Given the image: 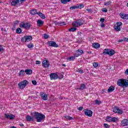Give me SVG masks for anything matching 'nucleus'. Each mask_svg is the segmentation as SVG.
Wrapping results in <instances>:
<instances>
[{
	"instance_id": "1",
	"label": "nucleus",
	"mask_w": 128,
	"mask_h": 128,
	"mask_svg": "<svg viewBox=\"0 0 128 128\" xmlns=\"http://www.w3.org/2000/svg\"><path fill=\"white\" fill-rule=\"evenodd\" d=\"M31 116L32 117L29 115L26 116V120L27 122H34V118L38 122H42L44 120H46V116L44 114L38 112H34L33 113H31Z\"/></svg>"
},
{
	"instance_id": "2",
	"label": "nucleus",
	"mask_w": 128,
	"mask_h": 128,
	"mask_svg": "<svg viewBox=\"0 0 128 128\" xmlns=\"http://www.w3.org/2000/svg\"><path fill=\"white\" fill-rule=\"evenodd\" d=\"M117 84L118 86L122 88H128V80L126 79H119L117 82Z\"/></svg>"
},
{
	"instance_id": "3",
	"label": "nucleus",
	"mask_w": 128,
	"mask_h": 128,
	"mask_svg": "<svg viewBox=\"0 0 128 128\" xmlns=\"http://www.w3.org/2000/svg\"><path fill=\"white\" fill-rule=\"evenodd\" d=\"M114 54H116L114 50L112 49L107 48L104 50L102 54H104V56H106V54H108L110 56H114Z\"/></svg>"
},
{
	"instance_id": "4",
	"label": "nucleus",
	"mask_w": 128,
	"mask_h": 128,
	"mask_svg": "<svg viewBox=\"0 0 128 128\" xmlns=\"http://www.w3.org/2000/svg\"><path fill=\"white\" fill-rule=\"evenodd\" d=\"M32 24L30 22H22L20 24V28H25V30H28L30 28Z\"/></svg>"
},
{
	"instance_id": "5",
	"label": "nucleus",
	"mask_w": 128,
	"mask_h": 128,
	"mask_svg": "<svg viewBox=\"0 0 128 128\" xmlns=\"http://www.w3.org/2000/svg\"><path fill=\"white\" fill-rule=\"evenodd\" d=\"M106 122H118V118L116 117H112L110 116H108L106 117Z\"/></svg>"
},
{
	"instance_id": "6",
	"label": "nucleus",
	"mask_w": 128,
	"mask_h": 128,
	"mask_svg": "<svg viewBox=\"0 0 128 128\" xmlns=\"http://www.w3.org/2000/svg\"><path fill=\"white\" fill-rule=\"evenodd\" d=\"M28 84V81L26 80H24L22 82L19 83L18 84V86L21 90H24L26 86V85Z\"/></svg>"
},
{
	"instance_id": "7",
	"label": "nucleus",
	"mask_w": 128,
	"mask_h": 128,
	"mask_svg": "<svg viewBox=\"0 0 128 128\" xmlns=\"http://www.w3.org/2000/svg\"><path fill=\"white\" fill-rule=\"evenodd\" d=\"M113 112L118 114H122L124 111L120 109L117 106H114L113 108Z\"/></svg>"
},
{
	"instance_id": "8",
	"label": "nucleus",
	"mask_w": 128,
	"mask_h": 128,
	"mask_svg": "<svg viewBox=\"0 0 128 128\" xmlns=\"http://www.w3.org/2000/svg\"><path fill=\"white\" fill-rule=\"evenodd\" d=\"M32 40V37L30 36H24L21 39L22 42H30Z\"/></svg>"
},
{
	"instance_id": "9",
	"label": "nucleus",
	"mask_w": 128,
	"mask_h": 128,
	"mask_svg": "<svg viewBox=\"0 0 128 128\" xmlns=\"http://www.w3.org/2000/svg\"><path fill=\"white\" fill-rule=\"evenodd\" d=\"M47 44L49 46H52L53 48H58V45L54 41H48L47 42Z\"/></svg>"
},
{
	"instance_id": "10",
	"label": "nucleus",
	"mask_w": 128,
	"mask_h": 128,
	"mask_svg": "<svg viewBox=\"0 0 128 128\" xmlns=\"http://www.w3.org/2000/svg\"><path fill=\"white\" fill-rule=\"evenodd\" d=\"M82 24H84V23H82L80 20H78L72 23V26L76 28H78V26H82Z\"/></svg>"
},
{
	"instance_id": "11",
	"label": "nucleus",
	"mask_w": 128,
	"mask_h": 128,
	"mask_svg": "<svg viewBox=\"0 0 128 128\" xmlns=\"http://www.w3.org/2000/svg\"><path fill=\"white\" fill-rule=\"evenodd\" d=\"M43 68H48L50 66V62L48 60H44L42 62Z\"/></svg>"
},
{
	"instance_id": "12",
	"label": "nucleus",
	"mask_w": 128,
	"mask_h": 128,
	"mask_svg": "<svg viewBox=\"0 0 128 128\" xmlns=\"http://www.w3.org/2000/svg\"><path fill=\"white\" fill-rule=\"evenodd\" d=\"M50 80H58V75L56 73H52L50 75Z\"/></svg>"
},
{
	"instance_id": "13",
	"label": "nucleus",
	"mask_w": 128,
	"mask_h": 128,
	"mask_svg": "<svg viewBox=\"0 0 128 128\" xmlns=\"http://www.w3.org/2000/svg\"><path fill=\"white\" fill-rule=\"evenodd\" d=\"M40 96H41L42 100H48V94L43 92H40Z\"/></svg>"
},
{
	"instance_id": "14",
	"label": "nucleus",
	"mask_w": 128,
	"mask_h": 128,
	"mask_svg": "<svg viewBox=\"0 0 128 128\" xmlns=\"http://www.w3.org/2000/svg\"><path fill=\"white\" fill-rule=\"evenodd\" d=\"M84 114L86 116H89L90 118L92 116V111L90 110H86Z\"/></svg>"
},
{
	"instance_id": "15",
	"label": "nucleus",
	"mask_w": 128,
	"mask_h": 128,
	"mask_svg": "<svg viewBox=\"0 0 128 128\" xmlns=\"http://www.w3.org/2000/svg\"><path fill=\"white\" fill-rule=\"evenodd\" d=\"M84 54V50H78L76 51V53L74 54L76 58L80 56H82Z\"/></svg>"
},
{
	"instance_id": "16",
	"label": "nucleus",
	"mask_w": 128,
	"mask_h": 128,
	"mask_svg": "<svg viewBox=\"0 0 128 128\" xmlns=\"http://www.w3.org/2000/svg\"><path fill=\"white\" fill-rule=\"evenodd\" d=\"M5 116L7 118H9L10 120H14V118H16V116L12 114L8 115L6 114H5Z\"/></svg>"
},
{
	"instance_id": "17",
	"label": "nucleus",
	"mask_w": 128,
	"mask_h": 128,
	"mask_svg": "<svg viewBox=\"0 0 128 128\" xmlns=\"http://www.w3.org/2000/svg\"><path fill=\"white\" fill-rule=\"evenodd\" d=\"M122 124L123 126H128V119H124L122 121Z\"/></svg>"
},
{
	"instance_id": "18",
	"label": "nucleus",
	"mask_w": 128,
	"mask_h": 128,
	"mask_svg": "<svg viewBox=\"0 0 128 128\" xmlns=\"http://www.w3.org/2000/svg\"><path fill=\"white\" fill-rule=\"evenodd\" d=\"M120 16L122 20H128V14L120 13Z\"/></svg>"
},
{
	"instance_id": "19",
	"label": "nucleus",
	"mask_w": 128,
	"mask_h": 128,
	"mask_svg": "<svg viewBox=\"0 0 128 128\" xmlns=\"http://www.w3.org/2000/svg\"><path fill=\"white\" fill-rule=\"evenodd\" d=\"M18 4H20V0H12L11 2L12 6H16Z\"/></svg>"
},
{
	"instance_id": "20",
	"label": "nucleus",
	"mask_w": 128,
	"mask_h": 128,
	"mask_svg": "<svg viewBox=\"0 0 128 128\" xmlns=\"http://www.w3.org/2000/svg\"><path fill=\"white\" fill-rule=\"evenodd\" d=\"M37 14H38V16H40V18H42L43 20H44V18H46V16H44V14L40 12H38L37 13Z\"/></svg>"
},
{
	"instance_id": "21",
	"label": "nucleus",
	"mask_w": 128,
	"mask_h": 128,
	"mask_svg": "<svg viewBox=\"0 0 128 128\" xmlns=\"http://www.w3.org/2000/svg\"><path fill=\"white\" fill-rule=\"evenodd\" d=\"M44 24V21L38 20H37V25L38 26H42Z\"/></svg>"
},
{
	"instance_id": "22",
	"label": "nucleus",
	"mask_w": 128,
	"mask_h": 128,
	"mask_svg": "<svg viewBox=\"0 0 128 128\" xmlns=\"http://www.w3.org/2000/svg\"><path fill=\"white\" fill-rule=\"evenodd\" d=\"M30 14H31L32 16H34V14H38V11L36 9H32L30 11Z\"/></svg>"
},
{
	"instance_id": "23",
	"label": "nucleus",
	"mask_w": 128,
	"mask_h": 128,
	"mask_svg": "<svg viewBox=\"0 0 128 128\" xmlns=\"http://www.w3.org/2000/svg\"><path fill=\"white\" fill-rule=\"evenodd\" d=\"M86 88V84H82L80 85V88H77V90H84Z\"/></svg>"
},
{
	"instance_id": "24",
	"label": "nucleus",
	"mask_w": 128,
	"mask_h": 128,
	"mask_svg": "<svg viewBox=\"0 0 128 128\" xmlns=\"http://www.w3.org/2000/svg\"><path fill=\"white\" fill-rule=\"evenodd\" d=\"M114 86H111L109 87L108 89V92H112L114 90Z\"/></svg>"
},
{
	"instance_id": "25",
	"label": "nucleus",
	"mask_w": 128,
	"mask_h": 128,
	"mask_svg": "<svg viewBox=\"0 0 128 128\" xmlns=\"http://www.w3.org/2000/svg\"><path fill=\"white\" fill-rule=\"evenodd\" d=\"M92 46L94 48H98L100 46V44L98 43H94Z\"/></svg>"
},
{
	"instance_id": "26",
	"label": "nucleus",
	"mask_w": 128,
	"mask_h": 128,
	"mask_svg": "<svg viewBox=\"0 0 128 128\" xmlns=\"http://www.w3.org/2000/svg\"><path fill=\"white\" fill-rule=\"evenodd\" d=\"M25 72L26 74L30 76V74H32V70L26 69L25 70Z\"/></svg>"
},
{
	"instance_id": "27",
	"label": "nucleus",
	"mask_w": 128,
	"mask_h": 128,
	"mask_svg": "<svg viewBox=\"0 0 128 128\" xmlns=\"http://www.w3.org/2000/svg\"><path fill=\"white\" fill-rule=\"evenodd\" d=\"M25 71L24 70H22L20 72H19V76H24L25 74Z\"/></svg>"
},
{
	"instance_id": "28",
	"label": "nucleus",
	"mask_w": 128,
	"mask_h": 128,
	"mask_svg": "<svg viewBox=\"0 0 128 128\" xmlns=\"http://www.w3.org/2000/svg\"><path fill=\"white\" fill-rule=\"evenodd\" d=\"M70 2V0H61V2L64 4H68V2Z\"/></svg>"
},
{
	"instance_id": "29",
	"label": "nucleus",
	"mask_w": 128,
	"mask_h": 128,
	"mask_svg": "<svg viewBox=\"0 0 128 128\" xmlns=\"http://www.w3.org/2000/svg\"><path fill=\"white\" fill-rule=\"evenodd\" d=\"M22 28H18L16 30V32L17 34H21L22 32Z\"/></svg>"
},
{
	"instance_id": "30",
	"label": "nucleus",
	"mask_w": 128,
	"mask_h": 128,
	"mask_svg": "<svg viewBox=\"0 0 128 128\" xmlns=\"http://www.w3.org/2000/svg\"><path fill=\"white\" fill-rule=\"evenodd\" d=\"M76 56L74 55V56L69 57L68 58H67V60H76Z\"/></svg>"
},
{
	"instance_id": "31",
	"label": "nucleus",
	"mask_w": 128,
	"mask_h": 128,
	"mask_svg": "<svg viewBox=\"0 0 128 128\" xmlns=\"http://www.w3.org/2000/svg\"><path fill=\"white\" fill-rule=\"evenodd\" d=\"M110 4H112V1L109 0V1H108L107 2H104V6H110Z\"/></svg>"
},
{
	"instance_id": "32",
	"label": "nucleus",
	"mask_w": 128,
	"mask_h": 128,
	"mask_svg": "<svg viewBox=\"0 0 128 128\" xmlns=\"http://www.w3.org/2000/svg\"><path fill=\"white\" fill-rule=\"evenodd\" d=\"M114 30L116 32H120V30H121L120 26H116L114 28Z\"/></svg>"
},
{
	"instance_id": "33",
	"label": "nucleus",
	"mask_w": 128,
	"mask_h": 128,
	"mask_svg": "<svg viewBox=\"0 0 128 128\" xmlns=\"http://www.w3.org/2000/svg\"><path fill=\"white\" fill-rule=\"evenodd\" d=\"M65 118H66V120H74V118L72 117L68 116H65Z\"/></svg>"
},
{
	"instance_id": "34",
	"label": "nucleus",
	"mask_w": 128,
	"mask_h": 128,
	"mask_svg": "<svg viewBox=\"0 0 128 128\" xmlns=\"http://www.w3.org/2000/svg\"><path fill=\"white\" fill-rule=\"evenodd\" d=\"M84 8V4H80V5H78L77 6V8Z\"/></svg>"
},
{
	"instance_id": "35",
	"label": "nucleus",
	"mask_w": 128,
	"mask_h": 128,
	"mask_svg": "<svg viewBox=\"0 0 128 128\" xmlns=\"http://www.w3.org/2000/svg\"><path fill=\"white\" fill-rule=\"evenodd\" d=\"M76 28H72L68 29L69 32H76Z\"/></svg>"
},
{
	"instance_id": "36",
	"label": "nucleus",
	"mask_w": 128,
	"mask_h": 128,
	"mask_svg": "<svg viewBox=\"0 0 128 128\" xmlns=\"http://www.w3.org/2000/svg\"><path fill=\"white\" fill-rule=\"evenodd\" d=\"M27 46L28 48H34V44L32 43L29 44L27 45Z\"/></svg>"
},
{
	"instance_id": "37",
	"label": "nucleus",
	"mask_w": 128,
	"mask_h": 128,
	"mask_svg": "<svg viewBox=\"0 0 128 128\" xmlns=\"http://www.w3.org/2000/svg\"><path fill=\"white\" fill-rule=\"evenodd\" d=\"M95 104H96L100 105V104H102V101L96 100H95Z\"/></svg>"
},
{
	"instance_id": "38",
	"label": "nucleus",
	"mask_w": 128,
	"mask_h": 128,
	"mask_svg": "<svg viewBox=\"0 0 128 128\" xmlns=\"http://www.w3.org/2000/svg\"><path fill=\"white\" fill-rule=\"evenodd\" d=\"M50 38V36L48 35V34H44V38L46 40L48 38Z\"/></svg>"
},
{
	"instance_id": "39",
	"label": "nucleus",
	"mask_w": 128,
	"mask_h": 128,
	"mask_svg": "<svg viewBox=\"0 0 128 128\" xmlns=\"http://www.w3.org/2000/svg\"><path fill=\"white\" fill-rule=\"evenodd\" d=\"M93 66L94 68H98V62H94Z\"/></svg>"
},
{
	"instance_id": "40",
	"label": "nucleus",
	"mask_w": 128,
	"mask_h": 128,
	"mask_svg": "<svg viewBox=\"0 0 128 128\" xmlns=\"http://www.w3.org/2000/svg\"><path fill=\"white\" fill-rule=\"evenodd\" d=\"M59 24L60 26H66V22H59Z\"/></svg>"
},
{
	"instance_id": "41",
	"label": "nucleus",
	"mask_w": 128,
	"mask_h": 128,
	"mask_svg": "<svg viewBox=\"0 0 128 128\" xmlns=\"http://www.w3.org/2000/svg\"><path fill=\"white\" fill-rule=\"evenodd\" d=\"M70 10H76V8H78V6H72L71 7H70Z\"/></svg>"
},
{
	"instance_id": "42",
	"label": "nucleus",
	"mask_w": 128,
	"mask_h": 128,
	"mask_svg": "<svg viewBox=\"0 0 128 128\" xmlns=\"http://www.w3.org/2000/svg\"><path fill=\"white\" fill-rule=\"evenodd\" d=\"M116 25L118 26H122V22H116Z\"/></svg>"
},
{
	"instance_id": "43",
	"label": "nucleus",
	"mask_w": 128,
	"mask_h": 128,
	"mask_svg": "<svg viewBox=\"0 0 128 128\" xmlns=\"http://www.w3.org/2000/svg\"><path fill=\"white\" fill-rule=\"evenodd\" d=\"M104 126L106 128H110V125H108V124H104Z\"/></svg>"
},
{
	"instance_id": "44",
	"label": "nucleus",
	"mask_w": 128,
	"mask_h": 128,
	"mask_svg": "<svg viewBox=\"0 0 128 128\" xmlns=\"http://www.w3.org/2000/svg\"><path fill=\"white\" fill-rule=\"evenodd\" d=\"M102 12H108V9H106V8H102Z\"/></svg>"
},
{
	"instance_id": "45",
	"label": "nucleus",
	"mask_w": 128,
	"mask_h": 128,
	"mask_svg": "<svg viewBox=\"0 0 128 128\" xmlns=\"http://www.w3.org/2000/svg\"><path fill=\"white\" fill-rule=\"evenodd\" d=\"M32 84L34 86H36V84H38V82H36V80H32Z\"/></svg>"
},
{
	"instance_id": "46",
	"label": "nucleus",
	"mask_w": 128,
	"mask_h": 128,
	"mask_svg": "<svg viewBox=\"0 0 128 128\" xmlns=\"http://www.w3.org/2000/svg\"><path fill=\"white\" fill-rule=\"evenodd\" d=\"M0 52H4V48L2 45H0Z\"/></svg>"
},
{
	"instance_id": "47",
	"label": "nucleus",
	"mask_w": 128,
	"mask_h": 128,
	"mask_svg": "<svg viewBox=\"0 0 128 128\" xmlns=\"http://www.w3.org/2000/svg\"><path fill=\"white\" fill-rule=\"evenodd\" d=\"M78 110L82 111V110H84V107L80 106L78 108Z\"/></svg>"
},
{
	"instance_id": "48",
	"label": "nucleus",
	"mask_w": 128,
	"mask_h": 128,
	"mask_svg": "<svg viewBox=\"0 0 128 128\" xmlns=\"http://www.w3.org/2000/svg\"><path fill=\"white\" fill-rule=\"evenodd\" d=\"M41 64V62L40 61H39V60H36V64Z\"/></svg>"
},
{
	"instance_id": "49",
	"label": "nucleus",
	"mask_w": 128,
	"mask_h": 128,
	"mask_svg": "<svg viewBox=\"0 0 128 128\" xmlns=\"http://www.w3.org/2000/svg\"><path fill=\"white\" fill-rule=\"evenodd\" d=\"M100 22H104V18H101L100 20Z\"/></svg>"
},
{
	"instance_id": "50",
	"label": "nucleus",
	"mask_w": 128,
	"mask_h": 128,
	"mask_svg": "<svg viewBox=\"0 0 128 128\" xmlns=\"http://www.w3.org/2000/svg\"><path fill=\"white\" fill-rule=\"evenodd\" d=\"M124 42H128V38H124Z\"/></svg>"
},
{
	"instance_id": "51",
	"label": "nucleus",
	"mask_w": 128,
	"mask_h": 128,
	"mask_svg": "<svg viewBox=\"0 0 128 128\" xmlns=\"http://www.w3.org/2000/svg\"><path fill=\"white\" fill-rule=\"evenodd\" d=\"M100 26L101 28H104V26H106V25L104 24H101V25H100Z\"/></svg>"
},
{
	"instance_id": "52",
	"label": "nucleus",
	"mask_w": 128,
	"mask_h": 128,
	"mask_svg": "<svg viewBox=\"0 0 128 128\" xmlns=\"http://www.w3.org/2000/svg\"><path fill=\"white\" fill-rule=\"evenodd\" d=\"M78 72L80 73V74H84V70H78Z\"/></svg>"
},
{
	"instance_id": "53",
	"label": "nucleus",
	"mask_w": 128,
	"mask_h": 128,
	"mask_svg": "<svg viewBox=\"0 0 128 128\" xmlns=\"http://www.w3.org/2000/svg\"><path fill=\"white\" fill-rule=\"evenodd\" d=\"M54 24H60V22L55 21V22H54Z\"/></svg>"
},
{
	"instance_id": "54",
	"label": "nucleus",
	"mask_w": 128,
	"mask_h": 128,
	"mask_svg": "<svg viewBox=\"0 0 128 128\" xmlns=\"http://www.w3.org/2000/svg\"><path fill=\"white\" fill-rule=\"evenodd\" d=\"M125 74H128V68L125 71Z\"/></svg>"
},
{
	"instance_id": "55",
	"label": "nucleus",
	"mask_w": 128,
	"mask_h": 128,
	"mask_svg": "<svg viewBox=\"0 0 128 128\" xmlns=\"http://www.w3.org/2000/svg\"><path fill=\"white\" fill-rule=\"evenodd\" d=\"M18 24V21H16L14 22V24L15 26H16V24Z\"/></svg>"
},
{
	"instance_id": "56",
	"label": "nucleus",
	"mask_w": 128,
	"mask_h": 128,
	"mask_svg": "<svg viewBox=\"0 0 128 128\" xmlns=\"http://www.w3.org/2000/svg\"><path fill=\"white\" fill-rule=\"evenodd\" d=\"M24 2H26V0H20V4H22Z\"/></svg>"
},
{
	"instance_id": "57",
	"label": "nucleus",
	"mask_w": 128,
	"mask_h": 128,
	"mask_svg": "<svg viewBox=\"0 0 128 128\" xmlns=\"http://www.w3.org/2000/svg\"><path fill=\"white\" fill-rule=\"evenodd\" d=\"M124 42V40H120L118 41V42Z\"/></svg>"
},
{
	"instance_id": "58",
	"label": "nucleus",
	"mask_w": 128,
	"mask_h": 128,
	"mask_svg": "<svg viewBox=\"0 0 128 128\" xmlns=\"http://www.w3.org/2000/svg\"><path fill=\"white\" fill-rule=\"evenodd\" d=\"M19 126H24V125L22 123H20Z\"/></svg>"
},
{
	"instance_id": "59",
	"label": "nucleus",
	"mask_w": 128,
	"mask_h": 128,
	"mask_svg": "<svg viewBox=\"0 0 128 128\" xmlns=\"http://www.w3.org/2000/svg\"><path fill=\"white\" fill-rule=\"evenodd\" d=\"M82 34V32H78V36H80V34Z\"/></svg>"
},
{
	"instance_id": "60",
	"label": "nucleus",
	"mask_w": 128,
	"mask_h": 128,
	"mask_svg": "<svg viewBox=\"0 0 128 128\" xmlns=\"http://www.w3.org/2000/svg\"><path fill=\"white\" fill-rule=\"evenodd\" d=\"M86 10H87L88 12H92V9H86Z\"/></svg>"
},
{
	"instance_id": "61",
	"label": "nucleus",
	"mask_w": 128,
	"mask_h": 128,
	"mask_svg": "<svg viewBox=\"0 0 128 128\" xmlns=\"http://www.w3.org/2000/svg\"><path fill=\"white\" fill-rule=\"evenodd\" d=\"M62 66H66V64H62Z\"/></svg>"
},
{
	"instance_id": "62",
	"label": "nucleus",
	"mask_w": 128,
	"mask_h": 128,
	"mask_svg": "<svg viewBox=\"0 0 128 128\" xmlns=\"http://www.w3.org/2000/svg\"><path fill=\"white\" fill-rule=\"evenodd\" d=\"M4 28H1V30H2V32H4Z\"/></svg>"
},
{
	"instance_id": "63",
	"label": "nucleus",
	"mask_w": 128,
	"mask_h": 128,
	"mask_svg": "<svg viewBox=\"0 0 128 128\" xmlns=\"http://www.w3.org/2000/svg\"><path fill=\"white\" fill-rule=\"evenodd\" d=\"M88 54H92V52L91 51L88 52Z\"/></svg>"
},
{
	"instance_id": "64",
	"label": "nucleus",
	"mask_w": 128,
	"mask_h": 128,
	"mask_svg": "<svg viewBox=\"0 0 128 128\" xmlns=\"http://www.w3.org/2000/svg\"><path fill=\"white\" fill-rule=\"evenodd\" d=\"M32 98H36V96H32Z\"/></svg>"
}]
</instances>
